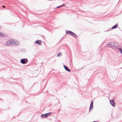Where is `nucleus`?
<instances>
[{"label": "nucleus", "mask_w": 122, "mask_h": 122, "mask_svg": "<svg viewBox=\"0 0 122 122\" xmlns=\"http://www.w3.org/2000/svg\"><path fill=\"white\" fill-rule=\"evenodd\" d=\"M13 39H10L9 40L6 42V45L7 46H9L11 44H12L13 42Z\"/></svg>", "instance_id": "f257e3e1"}, {"label": "nucleus", "mask_w": 122, "mask_h": 122, "mask_svg": "<svg viewBox=\"0 0 122 122\" xmlns=\"http://www.w3.org/2000/svg\"><path fill=\"white\" fill-rule=\"evenodd\" d=\"M20 62L23 64H25L28 62V60L26 59H23L20 60Z\"/></svg>", "instance_id": "f03ea898"}, {"label": "nucleus", "mask_w": 122, "mask_h": 122, "mask_svg": "<svg viewBox=\"0 0 122 122\" xmlns=\"http://www.w3.org/2000/svg\"><path fill=\"white\" fill-rule=\"evenodd\" d=\"M116 44L114 43H110L109 44V46L112 48H114L116 47Z\"/></svg>", "instance_id": "7ed1b4c3"}, {"label": "nucleus", "mask_w": 122, "mask_h": 122, "mask_svg": "<svg viewBox=\"0 0 122 122\" xmlns=\"http://www.w3.org/2000/svg\"><path fill=\"white\" fill-rule=\"evenodd\" d=\"M51 113H49L45 114H42L41 116V117H42L45 118L48 116Z\"/></svg>", "instance_id": "20e7f679"}, {"label": "nucleus", "mask_w": 122, "mask_h": 122, "mask_svg": "<svg viewBox=\"0 0 122 122\" xmlns=\"http://www.w3.org/2000/svg\"><path fill=\"white\" fill-rule=\"evenodd\" d=\"M13 42L12 44L15 45H18L19 44V43L18 41L15 40L13 39Z\"/></svg>", "instance_id": "39448f33"}, {"label": "nucleus", "mask_w": 122, "mask_h": 122, "mask_svg": "<svg viewBox=\"0 0 122 122\" xmlns=\"http://www.w3.org/2000/svg\"><path fill=\"white\" fill-rule=\"evenodd\" d=\"M111 104L113 107H115L116 106V104L114 101L113 100H111L110 101Z\"/></svg>", "instance_id": "423d86ee"}, {"label": "nucleus", "mask_w": 122, "mask_h": 122, "mask_svg": "<svg viewBox=\"0 0 122 122\" xmlns=\"http://www.w3.org/2000/svg\"><path fill=\"white\" fill-rule=\"evenodd\" d=\"M0 36L5 37L7 36V35L3 33L0 32Z\"/></svg>", "instance_id": "0eeeda50"}, {"label": "nucleus", "mask_w": 122, "mask_h": 122, "mask_svg": "<svg viewBox=\"0 0 122 122\" xmlns=\"http://www.w3.org/2000/svg\"><path fill=\"white\" fill-rule=\"evenodd\" d=\"M64 67L65 68V69L67 71L69 72H71V71L65 65L64 66Z\"/></svg>", "instance_id": "6e6552de"}, {"label": "nucleus", "mask_w": 122, "mask_h": 122, "mask_svg": "<svg viewBox=\"0 0 122 122\" xmlns=\"http://www.w3.org/2000/svg\"><path fill=\"white\" fill-rule=\"evenodd\" d=\"M93 101H92L91 102L90 104V107L89 108V111H90L92 109L93 107Z\"/></svg>", "instance_id": "1a4fd4ad"}, {"label": "nucleus", "mask_w": 122, "mask_h": 122, "mask_svg": "<svg viewBox=\"0 0 122 122\" xmlns=\"http://www.w3.org/2000/svg\"><path fill=\"white\" fill-rule=\"evenodd\" d=\"M38 45H41V43L40 40H37L35 42Z\"/></svg>", "instance_id": "9d476101"}, {"label": "nucleus", "mask_w": 122, "mask_h": 122, "mask_svg": "<svg viewBox=\"0 0 122 122\" xmlns=\"http://www.w3.org/2000/svg\"><path fill=\"white\" fill-rule=\"evenodd\" d=\"M66 33L69 34L71 35H72V33L73 32L72 31H69V30H67V31L66 30Z\"/></svg>", "instance_id": "9b49d317"}, {"label": "nucleus", "mask_w": 122, "mask_h": 122, "mask_svg": "<svg viewBox=\"0 0 122 122\" xmlns=\"http://www.w3.org/2000/svg\"><path fill=\"white\" fill-rule=\"evenodd\" d=\"M71 36L75 38H76L77 37V35L73 32H72Z\"/></svg>", "instance_id": "f8f14e48"}, {"label": "nucleus", "mask_w": 122, "mask_h": 122, "mask_svg": "<svg viewBox=\"0 0 122 122\" xmlns=\"http://www.w3.org/2000/svg\"><path fill=\"white\" fill-rule=\"evenodd\" d=\"M118 25V24H117L115 25H114L112 27V29L116 28L117 27Z\"/></svg>", "instance_id": "ddd939ff"}, {"label": "nucleus", "mask_w": 122, "mask_h": 122, "mask_svg": "<svg viewBox=\"0 0 122 122\" xmlns=\"http://www.w3.org/2000/svg\"><path fill=\"white\" fill-rule=\"evenodd\" d=\"M61 53L59 52V53L57 55V56L58 57L60 56H61Z\"/></svg>", "instance_id": "4468645a"}, {"label": "nucleus", "mask_w": 122, "mask_h": 122, "mask_svg": "<svg viewBox=\"0 0 122 122\" xmlns=\"http://www.w3.org/2000/svg\"><path fill=\"white\" fill-rule=\"evenodd\" d=\"M64 6V5H60V6H58L57 7V8H59V7H61V6Z\"/></svg>", "instance_id": "2eb2a0df"}, {"label": "nucleus", "mask_w": 122, "mask_h": 122, "mask_svg": "<svg viewBox=\"0 0 122 122\" xmlns=\"http://www.w3.org/2000/svg\"><path fill=\"white\" fill-rule=\"evenodd\" d=\"M120 51L121 52V53H122V49H120Z\"/></svg>", "instance_id": "dca6fc26"}, {"label": "nucleus", "mask_w": 122, "mask_h": 122, "mask_svg": "<svg viewBox=\"0 0 122 122\" xmlns=\"http://www.w3.org/2000/svg\"><path fill=\"white\" fill-rule=\"evenodd\" d=\"M2 7H3V8H5V6H2Z\"/></svg>", "instance_id": "f3484780"}, {"label": "nucleus", "mask_w": 122, "mask_h": 122, "mask_svg": "<svg viewBox=\"0 0 122 122\" xmlns=\"http://www.w3.org/2000/svg\"><path fill=\"white\" fill-rule=\"evenodd\" d=\"M0 28H1V27H0Z\"/></svg>", "instance_id": "a211bd4d"}]
</instances>
